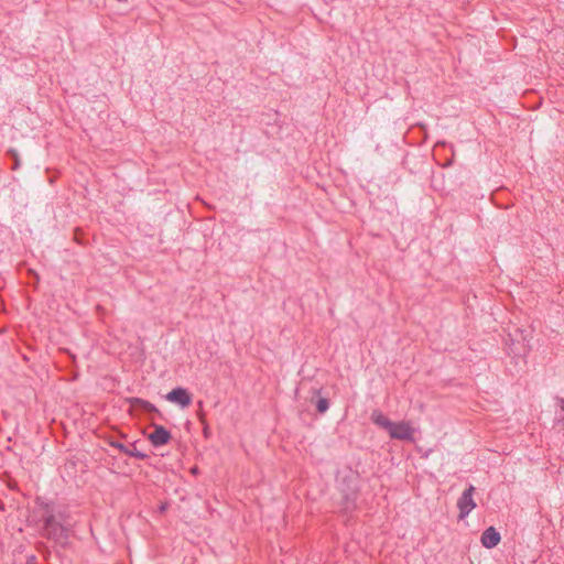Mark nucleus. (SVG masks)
I'll use <instances>...</instances> for the list:
<instances>
[{
  "label": "nucleus",
  "mask_w": 564,
  "mask_h": 564,
  "mask_svg": "<svg viewBox=\"0 0 564 564\" xmlns=\"http://www.w3.org/2000/svg\"><path fill=\"white\" fill-rule=\"evenodd\" d=\"M43 536L48 540L61 541L67 538V530L56 516H47L43 521Z\"/></svg>",
  "instance_id": "f257e3e1"
},
{
  "label": "nucleus",
  "mask_w": 564,
  "mask_h": 564,
  "mask_svg": "<svg viewBox=\"0 0 564 564\" xmlns=\"http://www.w3.org/2000/svg\"><path fill=\"white\" fill-rule=\"evenodd\" d=\"M476 488L470 485L467 489L464 490L462 496L457 501V508L459 510V519H464L467 517L471 510L476 507V502L474 501V494Z\"/></svg>",
  "instance_id": "f03ea898"
},
{
  "label": "nucleus",
  "mask_w": 564,
  "mask_h": 564,
  "mask_svg": "<svg viewBox=\"0 0 564 564\" xmlns=\"http://www.w3.org/2000/svg\"><path fill=\"white\" fill-rule=\"evenodd\" d=\"M390 437L400 441H413L414 429L408 422L391 423Z\"/></svg>",
  "instance_id": "7ed1b4c3"
},
{
  "label": "nucleus",
  "mask_w": 564,
  "mask_h": 564,
  "mask_svg": "<svg viewBox=\"0 0 564 564\" xmlns=\"http://www.w3.org/2000/svg\"><path fill=\"white\" fill-rule=\"evenodd\" d=\"M166 400L172 403H176V404L181 405L182 408H186L192 402V395L189 394V392L186 389L178 387V388L171 390L166 394Z\"/></svg>",
  "instance_id": "20e7f679"
},
{
  "label": "nucleus",
  "mask_w": 564,
  "mask_h": 564,
  "mask_svg": "<svg viewBox=\"0 0 564 564\" xmlns=\"http://www.w3.org/2000/svg\"><path fill=\"white\" fill-rule=\"evenodd\" d=\"M151 444L155 447L165 445L171 440V433L162 425H154V430L148 436Z\"/></svg>",
  "instance_id": "39448f33"
},
{
  "label": "nucleus",
  "mask_w": 564,
  "mask_h": 564,
  "mask_svg": "<svg viewBox=\"0 0 564 564\" xmlns=\"http://www.w3.org/2000/svg\"><path fill=\"white\" fill-rule=\"evenodd\" d=\"M500 533L494 528H487L481 534V544L487 549H492L500 542Z\"/></svg>",
  "instance_id": "423d86ee"
},
{
  "label": "nucleus",
  "mask_w": 564,
  "mask_h": 564,
  "mask_svg": "<svg viewBox=\"0 0 564 564\" xmlns=\"http://www.w3.org/2000/svg\"><path fill=\"white\" fill-rule=\"evenodd\" d=\"M129 403L132 410H141L147 413H159L158 409L152 403L143 399L131 398Z\"/></svg>",
  "instance_id": "0eeeda50"
},
{
  "label": "nucleus",
  "mask_w": 564,
  "mask_h": 564,
  "mask_svg": "<svg viewBox=\"0 0 564 564\" xmlns=\"http://www.w3.org/2000/svg\"><path fill=\"white\" fill-rule=\"evenodd\" d=\"M110 445L115 448H118L120 452L124 453L128 456L135 457L138 459L147 458V454L139 452L134 445L132 449H130L129 447L119 442H111Z\"/></svg>",
  "instance_id": "6e6552de"
},
{
  "label": "nucleus",
  "mask_w": 564,
  "mask_h": 564,
  "mask_svg": "<svg viewBox=\"0 0 564 564\" xmlns=\"http://www.w3.org/2000/svg\"><path fill=\"white\" fill-rule=\"evenodd\" d=\"M371 420L375 424L383 427L384 430H389V427L391 426V421L384 416L381 412L379 411H373L372 414H371Z\"/></svg>",
  "instance_id": "1a4fd4ad"
},
{
  "label": "nucleus",
  "mask_w": 564,
  "mask_h": 564,
  "mask_svg": "<svg viewBox=\"0 0 564 564\" xmlns=\"http://www.w3.org/2000/svg\"><path fill=\"white\" fill-rule=\"evenodd\" d=\"M41 507H42V516H41L42 521H44L45 517H47V516H55L54 510L50 503L41 502Z\"/></svg>",
  "instance_id": "9d476101"
},
{
  "label": "nucleus",
  "mask_w": 564,
  "mask_h": 564,
  "mask_svg": "<svg viewBox=\"0 0 564 564\" xmlns=\"http://www.w3.org/2000/svg\"><path fill=\"white\" fill-rule=\"evenodd\" d=\"M8 155L13 160L12 170H17L20 166L19 153L14 149L8 151Z\"/></svg>",
  "instance_id": "9b49d317"
},
{
  "label": "nucleus",
  "mask_w": 564,
  "mask_h": 564,
  "mask_svg": "<svg viewBox=\"0 0 564 564\" xmlns=\"http://www.w3.org/2000/svg\"><path fill=\"white\" fill-rule=\"evenodd\" d=\"M329 408V402L327 399L325 398H321L318 399L317 403H316V409L319 413H325Z\"/></svg>",
  "instance_id": "f8f14e48"
},
{
  "label": "nucleus",
  "mask_w": 564,
  "mask_h": 564,
  "mask_svg": "<svg viewBox=\"0 0 564 564\" xmlns=\"http://www.w3.org/2000/svg\"><path fill=\"white\" fill-rule=\"evenodd\" d=\"M198 420L202 424L206 423V414L203 411L197 412Z\"/></svg>",
  "instance_id": "ddd939ff"
},
{
  "label": "nucleus",
  "mask_w": 564,
  "mask_h": 564,
  "mask_svg": "<svg viewBox=\"0 0 564 564\" xmlns=\"http://www.w3.org/2000/svg\"><path fill=\"white\" fill-rule=\"evenodd\" d=\"M560 404H561L562 410L564 411V399L560 400Z\"/></svg>",
  "instance_id": "4468645a"
},
{
  "label": "nucleus",
  "mask_w": 564,
  "mask_h": 564,
  "mask_svg": "<svg viewBox=\"0 0 564 564\" xmlns=\"http://www.w3.org/2000/svg\"><path fill=\"white\" fill-rule=\"evenodd\" d=\"M204 425H205V427H204V434L207 436V433H208L207 425H206V423H205Z\"/></svg>",
  "instance_id": "2eb2a0df"
}]
</instances>
